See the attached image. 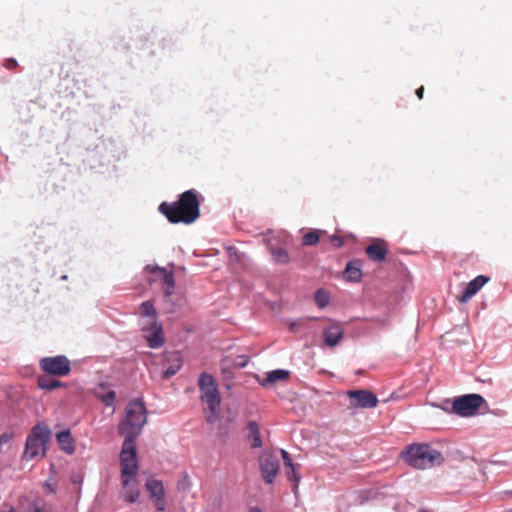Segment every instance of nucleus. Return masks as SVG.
<instances>
[{"label": "nucleus", "mask_w": 512, "mask_h": 512, "mask_svg": "<svg viewBox=\"0 0 512 512\" xmlns=\"http://www.w3.org/2000/svg\"><path fill=\"white\" fill-rule=\"evenodd\" d=\"M298 326H299V324H298V323H296V322H292V323H290V325H289V329H290V331L295 332V331H297Z\"/></svg>", "instance_id": "35"}, {"label": "nucleus", "mask_w": 512, "mask_h": 512, "mask_svg": "<svg viewBox=\"0 0 512 512\" xmlns=\"http://www.w3.org/2000/svg\"><path fill=\"white\" fill-rule=\"evenodd\" d=\"M121 484L120 497L128 503H134L140 496L139 483L136 480L138 472L137 454L132 451H121Z\"/></svg>", "instance_id": "3"}, {"label": "nucleus", "mask_w": 512, "mask_h": 512, "mask_svg": "<svg viewBox=\"0 0 512 512\" xmlns=\"http://www.w3.org/2000/svg\"><path fill=\"white\" fill-rule=\"evenodd\" d=\"M159 211L172 224H192L200 216L198 193L193 189L187 190L180 194L175 202H162Z\"/></svg>", "instance_id": "1"}, {"label": "nucleus", "mask_w": 512, "mask_h": 512, "mask_svg": "<svg viewBox=\"0 0 512 512\" xmlns=\"http://www.w3.org/2000/svg\"><path fill=\"white\" fill-rule=\"evenodd\" d=\"M416 95L418 97V99H423V95H424V86H420L417 90H416Z\"/></svg>", "instance_id": "34"}, {"label": "nucleus", "mask_w": 512, "mask_h": 512, "mask_svg": "<svg viewBox=\"0 0 512 512\" xmlns=\"http://www.w3.org/2000/svg\"><path fill=\"white\" fill-rule=\"evenodd\" d=\"M402 460L415 469H430L444 462L441 452L428 444H411L401 452Z\"/></svg>", "instance_id": "4"}, {"label": "nucleus", "mask_w": 512, "mask_h": 512, "mask_svg": "<svg viewBox=\"0 0 512 512\" xmlns=\"http://www.w3.org/2000/svg\"><path fill=\"white\" fill-rule=\"evenodd\" d=\"M344 330L338 323H332L323 331L324 342L329 347H334L342 340Z\"/></svg>", "instance_id": "15"}, {"label": "nucleus", "mask_w": 512, "mask_h": 512, "mask_svg": "<svg viewBox=\"0 0 512 512\" xmlns=\"http://www.w3.org/2000/svg\"><path fill=\"white\" fill-rule=\"evenodd\" d=\"M387 252V246L383 241L372 243L366 248L367 256L374 262L385 260Z\"/></svg>", "instance_id": "17"}, {"label": "nucleus", "mask_w": 512, "mask_h": 512, "mask_svg": "<svg viewBox=\"0 0 512 512\" xmlns=\"http://www.w3.org/2000/svg\"><path fill=\"white\" fill-rule=\"evenodd\" d=\"M249 512H262L258 507H253L249 510Z\"/></svg>", "instance_id": "37"}, {"label": "nucleus", "mask_w": 512, "mask_h": 512, "mask_svg": "<svg viewBox=\"0 0 512 512\" xmlns=\"http://www.w3.org/2000/svg\"><path fill=\"white\" fill-rule=\"evenodd\" d=\"M8 512H15V510L13 508H11Z\"/></svg>", "instance_id": "38"}, {"label": "nucleus", "mask_w": 512, "mask_h": 512, "mask_svg": "<svg viewBox=\"0 0 512 512\" xmlns=\"http://www.w3.org/2000/svg\"><path fill=\"white\" fill-rule=\"evenodd\" d=\"M115 399L116 393L113 390L108 391L107 393L100 394L98 392V401L103 403L106 407V415L112 416L115 413Z\"/></svg>", "instance_id": "22"}, {"label": "nucleus", "mask_w": 512, "mask_h": 512, "mask_svg": "<svg viewBox=\"0 0 512 512\" xmlns=\"http://www.w3.org/2000/svg\"><path fill=\"white\" fill-rule=\"evenodd\" d=\"M290 372L288 370L278 369L267 373L266 378L260 382L262 386L273 385L279 381L288 380Z\"/></svg>", "instance_id": "19"}, {"label": "nucleus", "mask_w": 512, "mask_h": 512, "mask_svg": "<svg viewBox=\"0 0 512 512\" xmlns=\"http://www.w3.org/2000/svg\"><path fill=\"white\" fill-rule=\"evenodd\" d=\"M198 386L200 390V399L202 403L207 405L209 415L207 421L214 423L219 415L221 404V395L218 385L211 374L202 373L199 376Z\"/></svg>", "instance_id": "5"}, {"label": "nucleus", "mask_w": 512, "mask_h": 512, "mask_svg": "<svg viewBox=\"0 0 512 512\" xmlns=\"http://www.w3.org/2000/svg\"><path fill=\"white\" fill-rule=\"evenodd\" d=\"M147 422V410L142 400L135 399L128 403L124 418L119 424V434L125 437L121 451L137 454L135 440Z\"/></svg>", "instance_id": "2"}, {"label": "nucleus", "mask_w": 512, "mask_h": 512, "mask_svg": "<svg viewBox=\"0 0 512 512\" xmlns=\"http://www.w3.org/2000/svg\"><path fill=\"white\" fill-rule=\"evenodd\" d=\"M286 468H287V471H286L287 478L290 481H294L293 490L296 491V489L298 488L299 481H300V476L297 474L294 464H292V467H286Z\"/></svg>", "instance_id": "29"}, {"label": "nucleus", "mask_w": 512, "mask_h": 512, "mask_svg": "<svg viewBox=\"0 0 512 512\" xmlns=\"http://www.w3.org/2000/svg\"><path fill=\"white\" fill-rule=\"evenodd\" d=\"M259 464L264 481L267 484H271L279 470V460L277 456L265 451L259 457Z\"/></svg>", "instance_id": "10"}, {"label": "nucleus", "mask_w": 512, "mask_h": 512, "mask_svg": "<svg viewBox=\"0 0 512 512\" xmlns=\"http://www.w3.org/2000/svg\"><path fill=\"white\" fill-rule=\"evenodd\" d=\"M145 487L149 492L150 498L153 501L156 509L162 512L166 508L165 491L162 481L157 479H148Z\"/></svg>", "instance_id": "13"}, {"label": "nucleus", "mask_w": 512, "mask_h": 512, "mask_svg": "<svg viewBox=\"0 0 512 512\" xmlns=\"http://www.w3.org/2000/svg\"><path fill=\"white\" fill-rule=\"evenodd\" d=\"M314 300L319 308H324L329 304V295L324 290H317L314 294Z\"/></svg>", "instance_id": "27"}, {"label": "nucleus", "mask_w": 512, "mask_h": 512, "mask_svg": "<svg viewBox=\"0 0 512 512\" xmlns=\"http://www.w3.org/2000/svg\"><path fill=\"white\" fill-rule=\"evenodd\" d=\"M344 277L351 282H358L362 277L360 265L356 261H350L345 268Z\"/></svg>", "instance_id": "23"}, {"label": "nucleus", "mask_w": 512, "mask_h": 512, "mask_svg": "<svg viewBox=\"0 0 512 512\" xmlns=\"http://www.w3.org/2000/svg\"><path fill=\"white\" fill-rule=\"evenodd\" d=\"M248 440L252 448H260L262 446V440L260 436L259 425L255 421H250L247 424Z\"/></svg>", "instance_id": "21"}, {"label": "nucleus", "mask_w": 512, "mask_h": 512, "mask_svg": "<svg viewBox=\"0 0 512 512\" xmlns=\"http://www.w3.org/2000/svg\"><path fill=\"white\" fill-rule=\"evenodd\" d=\"M181 368L180 356L176 352L166 355V363L163 365V378L168 379L175 375Z\"/></svg>", "instance_id": "16"}, {"label": "nucleus", "mask_w": 512, "mask_h": 512, "mask_svg": "<svg viewBox=\"0 0 512 512\" xmlns=\"http://www.w3.org/2000/svg\"><path fill=\"white\" fill-rule=\"evenodd\" d=\"M24 512H42V509L36 503H30Z\"/></svg>", "instance_id": "32"}, {"label": "nucleus", "mask_w": 512, "mask_h": 512, "mask_svg": "<svg viewBox=\"0 0 512 512\" xmlns=\"http://www.w3.org/2000/svg\"><path fill=\"white\" fill-rule=\"evenodd\" d=\"M140 325L144 333V338L150 348H159L164 344L165 338L163 328L157 320L152 319L149 323L141 322Z\"/></svg>", "instance_id": "9"}, {"label": "nucleus", "mask_w": 512, "mask_h": 512, "mask_svg": "<svg viewBox=\"0 0 512 512\" xmlns=\"http://www.w3.org/2000/svg\"><path fill=\"white\" fill-rule=\"evenodd\" d=\"M271 254L277 263L285 264L290 260L288 252L282 247L271 249Z\"/></svg>", "instance_id": "26"}, {"label": "nucleus", "mask_w": 512, "mask_h": 512, "mask_svg": "<svg viewBox=\"0 0 512 512\" xmlns=\"http://www.w3.org/2000/svg\"><path fill=\"white\" fill-rule=\"evenodd\" d=\"M347 396L353 408H374L378 404L376 395L368 390H349Z\"/></svg>", "instance_id": "11"}, {"label": "nucleus", "mask_w": 512, "mask_h": 512, "mask_svg": "<svg viewBox=\"0 0 512 512\" xmlns=\"http://www.w3.org/2000/svg\"><path fill=\"white\" fill-rule=\"evenodd\" d=\"M192 487V481L186 472H183L177 481V490L181 493H187Z\"/></svg>", "instance_id": "25"}, {"label": "nucleus", "mask_w": 512, "mask_h": 512, "mask_svg": "<svg viewBox=\"0 0 512 512\" xmlns=\"http://www.w3.org/2000/svg\"><path fill=\"white\" fill-rule=\"evenodd\" d=\"M281 456L283 458L285 467H292V460L290 458L289 453L286 450H281Z\"/></svg>", "instance_id": "30"}, {"label": "nucleus", "mask_w": 512, "mask_h": 512, "mask_svg": "<svg viewBox=\"0 0 512 512\" xmlns=\"http://www.w3.org/2000/svg\"><path fill=\"white\" fill-rule=\"evenodd\" d=\"M319 242V231L313 230L306 233L302 238V243L305 246H313Z\"/></svg>", "instance_id": "28"}, {"label": "nucleus", "mask_w": 512, "mask_h": 512, "mask_svg": "<svg viewBox=\"0 0 512 512\" xmlns=\"http://www.w3.org/2000/svg\"><path fill=\"white\" fill-rule=\"evenodd\" d=\"M56 440L61 450L68 454H72L75 451L74 440L69 430L61 431L56 435Z\"/></svg>", "instance_id": "18"}, {"label": "nucleus", "mask_w": 512, "mask_h": 512, "mask_svg": "<svg viewBox=\"0 0 512 512\" xmlns=\"http://www.w3.org/2000/svg\"><path fill=\"white\" fill-rule=\"evenodd\" d=\"M39 366L44 373L51 376L65 377L71 372V361L64 355L43 357Z\"/></svg>", "instance_id": "7"}, {"label": "nucleus", "mask_w": 512, "mask_h": 512, "mask_svg": "<svg viewBox=\"0 0 512 512\" xmlns=\"http://www.w3.org/2000/svg\"><path fill=\"white\" fill-rule=\"evenodd\" d=\"M139 314L141 322L149 323L150 321L157 320V311L152 301H145L139 307Z\"/></svg>", "instance_id": "20"}, {"label": "nucleus", "mask_w": 512, "mask_h": 512, "mask_svg": "<svg viewBox=\"0 0 512 512\" xmlns=\"http://www.w3.org/2000/svg\"><path fill=\"white\" fill-rule=\"evenodd\" d=\"M18 65L17 61L13 58L6 59L4 62V67L7 69H14Z\"/></svg>", "instance_id": "31"}, {"label": "nucleus", "mask_w": 512, "mask_h": 512, "mask_svg": "<svg viewBox=\"0 0 512 512\" xmlns=\"http://www.w3.org/2000/svg\"><path fill=\"white\" fill-rule=\"evenodd\" d=\"M50 436L51 431L48 425L44 423L36 424L26 439L23 458L26 461L43 458L47 451Z\"/></svg>", "instance_id": "6"}, {"label": "nucleus", "mask_w": 512, "mask_h": 512, "mask_svg": "<svg viewBox=\"0 0 512 512\" xmlns=\"http://www.w3.org/2000/svg\"><path fill=\"white\" fill-rule=\"evenodd\" d=\"M490 281V278L484 275H479L471 280L465 287L463 293L457 297L461 303H467L470 301L479 290Z\"/></svg>", "instance_id": "14"}, {"label": "nucleus", "mask_w": 512, "mask_h": 512, "mask_svg": "<svg viewBox=\"0 0 512 512\" xmlns=\"http://www.w3.org/2000/svg\"><path fill=\"white\" fill-rule=\"evenodd\" d=\"M37 384L41 389L47 391H53L57 388L64 387V384L61 381L51 378L47 375L39 376L37 379Z\"/></svg>", "instance_id": "24"}, {"label": "nucleus", "mask_w": 512, "mask_h": 512, "mask_svg": "<svg viewBox=\"0 0 512 512\" xmlns=\"http://www.w3.org/2000/svg\"><path fill=\"white\" fill-rule=\"evenodd\" d=\"M145 270L152 275H164V279L161 281V287L166 299L170 298L175 291V277L172 271H168L164 267L147 265Z\"/></svg>", "instance_id": "12"}, {"label": "nucleus", "mask_w": 512, "mask_h": 512, "mask_svg": "<svg viewBox=\"0 0 512 512\" xmlns=\"http://www.w3.org/2000/svg\"><path fill=\"white\" fill-rule=\"evenodd\" d=\"M0 438H1V445H2L3 443L10 441V439L12 438V435L8 434V433H4L3 435H0Z\"/></svg>", "instance_id": "33"}, {"label": "nucleus", "mask_w": 512, "mask_h": 512, "mask_svg": "<svg viewBox=\"0 0 512 512\" xmlns=\"http://www.w3.org/2000/svg\"><path fill=\"white\" fill-rule=\"evenodd\" d=\"M484 402V398L479 394L464 395L453 401L452 412L463 417L472 416Z\"/></svg>", "instance_id": "8"}, {"label": "nucleus", "mask_w": 512, "mask_h": 512, "mask_svg": "<svg viewBox=\"0 0 512 512\" xmlns=\"http://www.w3.org/2000/svg\"><path fill=\"white\" fill-rule=\"evenodd\" d=\"M158 279L162 281L164 279V275H155V278L150 279L149 281H157Z\"/></svg>", "instance_id": "36"}]
</instances>
